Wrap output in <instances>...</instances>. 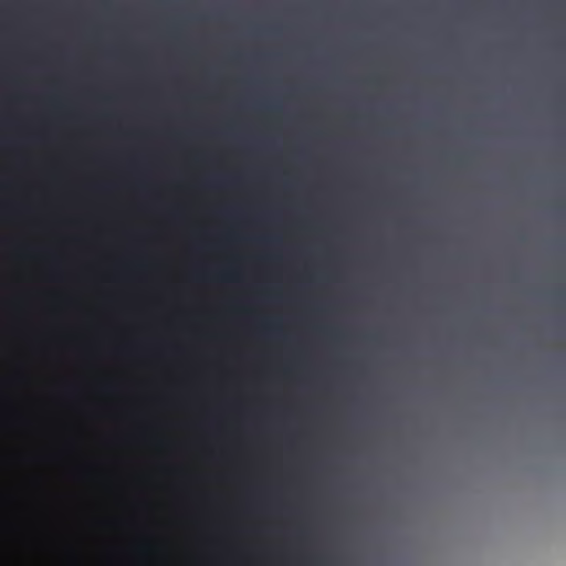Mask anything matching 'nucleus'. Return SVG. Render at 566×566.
<instances>
[{
    "instance_id": "nucleus-2",
    "label": "nucleus",
    "mask_w": 566,
    "mask_h": 566,
    "mask_svg": "<svg viewBox=\"0 0 566 566\" xmlns=\"http://www.w3.org/2000/svg\"><path fill=\"white\" fill-rule=\"evenodd\" d=\"M222 279L226 280V281H229V280L232 279V276L229 275V274H224V275H222Z\"/></svg>"
},
{
    "instance_id": "nucleus-4",
    "label": "nucleus",
    "mask_w": 566,
    "mask_h": 566,
    "mask_svg": "<svg viewBox=\"0 0 566 566\" xmlns=\"http://www.w3.org/2000/svg\"><path fill=\"white\" fill-rule=\"evenodd\" d=\"M292 148H293V150H295V151H296V150H298V147H296V146H293Z\"/></svg>"
},
{
    "instance_id": "nucleus-3",
    "label": "nucleus",
    "mask_w": 566,
    "mask_h": 566,
    "mask_svg": "<svg viewBox=\"0 0 566 566\" xmlns=\"http://www.w3.org/2000/svg\"><path fill=\"white\" fill-rule=\"evenodd\" d=\"M319 137H325V134L324 133H318L317 134Z\"/></svg>"
},
{
    "instance_id": "nucleus-1",
    "label": "nucleus",
    "mask_w": 566,
    "mask_h": 566,
    "mask_svg": "<svg viewBox=\"0 0 566 566\" xmlns=\"http://www.w3.org/2000/svg\"><path fill=\"white\" fill-rule=\"evenodd\" d=\"M15 145H17V143L13 140H3L2 142V146L4 148H13Z\"/></svg>"
}]
</instances>
